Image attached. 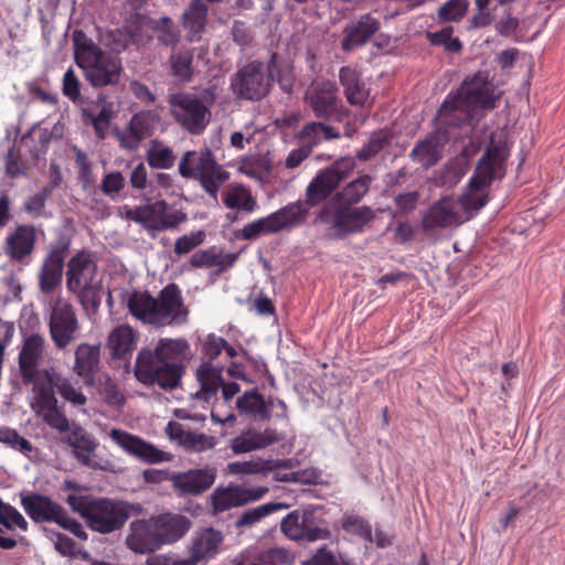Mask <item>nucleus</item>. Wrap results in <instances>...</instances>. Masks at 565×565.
<instances>
[{
    "label": "nucleus",
    "instance_id": "nucleus-1",
    "mask_svg": "<svg viewBox=\"0 0 565 565\" xmlns=\"http://www.w3.org/2000/svg\"><path fill=\"white\" fill-rule=\"evenodd\" d=\"M189 352L185 339L162 338L153 350L142 349L138 353L135 376L143 385L172 391L181 384Z\"/></svg>",
    "mask_w": 565,
    "mask_h": 565
},
{
    "label": "nucleus",
    "instance_id": "nucleus-2",
    "mask_svg": "<svg viewBox=\"0 0 565 565\" xmlns=\"http://www.w3.org/2000/svg\"><path fill=\"white\" fill-rule=\"evenodd\" d=\"M126 302L132 317L156 328L179 326L188 320L189 310L180 287L174 282L164 286L157 298L148 291L134 290Z\"/></svg>",
    "mask_w": 565,
    "mask_h": 565
},
{
    "label": "nucleus",
    "instance_id": "nucleus-3",
    "mask_svg": "<svg viewBox=\"0 0 565 565\" xmlns=\"http://www.w3.org/2000/svg\"><path fill=\"white\" fill-rule=\"evenodd\" d=\"M66 503L86 521L92 531L100 534L121 530L132 514L141 512L139 504L88 494H68Z\"/></svg>",
    "mask_w": 565,
    "mask_h": 565
},
{
    "label": "nucleus",
    "instance_id": "nucleus-4",
    "mask_svg": "<svg viewBox=\"0 0 565 565\" xmlns=\"http://www.w3.org/2000/svg\"><path fill=\"white\" fill-rule=\"evenodd\" d=\"M508 148L505 143H491L482 154L470 178L465 192L459 199L462 215L470 218L471 212L481 210L489 201V188L494 180L505 175Z\"/></svg>",
    "mask_w": 565,
    "mask_h": 565
},
{
    "label": "nucleus",
    "instance_id": "nucleus-5",
    "mask_svg": "<svg viewBox=\"0 0 565 565\" xmlns=\"http://www.w3.org/2000/svg\"><path fill=\"white\" fill-rule=\"evenodd\" d=\"M76 64L84 70L86 81L96 88L117 85L122 72L121 60L103 51L82 30L72 34Z\"/></svg>",
    "mask_w": 565,
    "mask_h": 565
},
{
    "label": "nucleus",
    "instance_id": "nucleus-6",
    "mask_svg": "<svg viewBox=\"0 0 565 565\" xmlns=\"http://www.w3.org/2000/svg\"><path fill=\"white\" fill-rule=\"evenodd\" d=\"M216 93L212 87L199 93L180 92L169 96L170 113L175 122L190 135L203 134L211 121Z\"/></svg>",
    "mask_w": 565,
    "mask_h": 565
},
{
    "label": "nucleus",
    "instance_id": "nucleus-7",
    "mask_svg": "<svg viewBox=\"0 0 565 565\" xmlns=\"http://www.w3.org/2000/svg\"><path fill=\"white\" fill-rule=\"evenodd\" d=\"M66 287L75 294L86 310L100 306L102 284L97 280V265L88 252L81 250L67 263Z\"/></svg>",
    "mask_w": 565,
    "mask_h": 565
},
{
    "label": "nucleus",
    "instance_id": "nucleus-8",
    "mask_svg": "<svg viewBox=\"0 0 565 565\" xmlns=\"http://www.w3.org/2000/svg\"><path fill=\"white\" fill-rule=\"evenodd\" d=\"M179 173L185 179L199 180L207 194L216 199L221 185L230 173L217 163L209 148L186 151L179 162Z\"/></svg>",
    "mask_w": 565,
    "mask_h": 565
},
{
    "label": "nucleus",
    "instance_id": "nucleus-9",
    "mask_svg": "<svg viewBox=\"0 0 565 565\" xmlns=\"http://www.w3.org/2000/svg\"><path fill=\"white\" fill-rule=\"evenodd\" d=\"M275 57L268 64L252 61L239 67L231 77L230 88L238 99L260 100L270 90L275 77Z\"/></svg>",
    "mask_w": 565,
    "mask_h": 565
},
{
    "label": "nucleus",
    "instance_id": "nucleus-10",
    "mask_svg": "<svg viewBox=\"0 0 565 565\" xmlns=\"http://www.w3.org/2000/svg\"><path fill=\"white\" fill-rule=\"evenodd\" d=\"M317 218L334 230V237L342 239L351 234L363 233L366 226L375 218L371 206H351L333 203L324 205Z\"/></svg>",
    "mask_w": 565,
    "mask_h": 565
},
{
    "label": "nucleus",
    "instance_id": "nucleus-11",
    "mask_svg": "<svg viewBox=\"0 0 565 565\" xmlns=\"http://www.w3.org/2000/svg\"><path fill=\"white\" fill-rule=\"evenodd\" d=\"M309 214V206L301 201L292 202L278 211L247 223L239 232L243 239H255L260 235L278 233L303 224Z\"/></svg>",
    "mask_w": 565,
    "mask_h": 565
},
{
    "label": "nucleus",
    "instance_id": "nucleus-12",
    "mask_svg": "<svg viewBox=\"0 0 565 565\" xmlns=\"http://www.w3.org/2000/svg\"><path fill=\"white\" fill-rule=\"evenodd\" d=\"M120 215L126 221L142 225L147 231L158 232L177 228L186 220V215L181 211L170 212L164 200L135 207L125 205Z\"/></svg>",
    "mask_w": 565,
    "mask_h": 565
},
{
    "label": "nucleus",
    "instance_id": "nucleus-13",
    "mask_svg": "<svg viewBox=\"0 0 565 565\" xmlns=\"http://www.w3.org/2000/svg\"><path fill=\"white\" fill-rule=\"evenodd\" d=\"M354 168L355 162L352 158H341L331 167L319 171L306 189V205L312 207L323 202L349 178Z\"/></svg>",
    "mask_w": 565,
    "mask_h": 565
},
{
    "label": "nucleus",
    "instance_id": "nucleus-14",
    "mask_svg": "<svg viewBox=\"0 0 565 565\" xmlns=\"http://www.w3.org/2000/svg\"><path fill=\"white\" fill-rule=\"evenodd\" d=\"M50 337L57 350H65L79 335L81 324L71 302L56 300L49 318Z\"/></svg>",
    "mask_w": 565,
    "mask_h": 565
},
{
    "label": "nucleus",
    "instance_id": "nucleus-15",
    "mask_svg": "<svg viewBox=\"0 0 565 565\" xmlns=\"http://www.w3.org/2000/svg\"><path fill=\"white\" fill-rule=\"evenodd\" d=\"M280 526L287 537L297 542H316L331 536L330 531L320 525L311 511L295 510L284 518Z\"/></svg>",
    "mask_w": 565,
    "mask_h": 565
},
{
    "label": "nucleus",
    "instance_id": "nucleus-16",
    "mask_svg": "<svg viewBox=\"0 0 565 565\" xmlns=\"http://www.w3.org/2000/svg\"><path fill=\"white\" fill-rule=\"evenodd\" d=\"M471 108L493 109L499 95L488 72L479 71L463 81L456 93Z\"/></svg>",
    "mask_w": 565,
    "mask_h": 565
},
{
    "label": "nucleus",
    "instance_id": "nucleus-17",
    "mask_svg": "<svg viewBox=\"0 0 565 565\" xmlns=\"http://www.w3.org/2000/svg\"><path fill=\"white\" fill-rule=\"evenodd\" d=\"M109 436L125 452L141 462L156 465L170 461L173 458L170 452L163 451L142 438L125 430L111 429Z\"/></svg>",
    "mask_w": 565,
    "mask_h": 565
},
{
    "label": "nucleus",
    "instance_id": "nucleus-18",
    "mask_svg": "<svg viewBox=\"0 0 565 565\" xmlns=\"http://www.w3.org/2000/svg\"><path fill=\"white\" fill-rule=\"evenodd\" d=\"M467 221L462 215V204L454 196H444L429 206L422 218L425 232L459 225Z\"/></svg>",
    "mask_w": 565,
    "mask_h": 565
},
{
    "label": "nucleus",
    "instance_id": "nucleus-19",
    "mask_svg": "<svg viewBox=\"0 0 565 565\" xmlns=\"http://www.w3.org/2000/svg\"><path fill=\"white\" fill-rule=\"evenodd\" d=\"M68 248L70 242L64 238L49 246L39 273V285L42 292L51 294L61 284Z\"/></svg>",
    "mask_w": 565,
    "mask_h": 565
},
{
    "label": "nucleus",
    "instance_id": "nucleus-20",
    "mask_svg": "<svg viewBox=\"0 0 565 565\" xmlns=\"http://www.w3.org/2000/svg\"><path fill=\"white\" fill-rule=\"evenodd\" d=\"M38 241L36 228L32 224H19L8 233L3 252L13 263L28 265L35 250Z\"/></svg>",
    "mask_w": 565,
    "mask_h": 565
},
{
    "label": "nucleus",
    "instance_id": "nucleus-21",
    "mask_svg": "<svg viewBox=\"0 0 565 565\" xmlns=\"http://www.w3.org/2000/svg\"><path fill=\"white\" fill-rule=\"evenodd\" d=\"M268 492L267 487L247 488L242 486L217 488L211 494L213 514L225 512L262 499Z\"/></svg>",
    "mask_w": 565,
    "mask_h": 565
},
{
    "label": "nucleus",
    "instance_id": "nucleus-22",
    "mask_svg": "<svg viewBox=\"0 0 565 565\" xmlns=\"http://www.w3.org/2000/svg\"><path fill=\"white\" fill-rule=\"evenodd\" d=\"M21 505L28 516L34 523H55L57 524L65 508L54 501L51 497L31 492L21 494Z\"/></svg>",
    "mask_w": 565,
    "mask_h": 565
},
{
    "label": "nucleus",
    "instance_id": "nucleus-23",
    "mask_svg": "<svg viewBox=\"0 0 565 565\" xmlns=\"http://www.w3.org/2000/svg\"><path fill=\"white\" fill-rule=\"evenodd\" d=\"M381 22L371 13L360 15L358 19L351 20L343 30V39L341 41V50L351 52L358 47L365 45L372 36L379 32Z\"/></svg>",
    "mask_w": 565,
    "mask_h": 565
},
{
    "label": "nucleus",
    "instance_id": "nucleus-24",
    "mask_svg": "<svg viewBox=\"0 0 565 565\" xmlns=\"http://www.w3.org/2000/svg\"><path fill=\"white\" fill-rule=\"evenodd\" d=\"M216 478L213 469H191L173 473L170 478L179 497L199 495L210 489Z\"/></svg>",
    "mask_w": 565,
    "mask_h": 565
},
{
    "label": "nucleus",
    "instance_id": "nucleus-25",
    "mask_svg": "<svg viewBox=\"0 0 565 565\" xmlns=\"http://www.w3.org/2000/svg\"><path fill=\"white\" fill-rule=\"evenodd\" d=\"M161 547L181 540L191 529V520L179 513L166 512L150 516Z\"/></svg>",
    "mask_w": 565,
    "mask_h": 565
},
{
    "label": "nucleus",
    "instance_id": "nucleus-26",
    "mask_svg": "<svg viewBox=\"0 0 565 565\" xmlns=\"http://www.w3.org/2000/svg\"><path fill=\"white\" fill-rule=\"evenodd\" d=\"M448 135L440 128L416 142L412 149L411 159L422 168L429 169L438 163L443 157L444 147L448 142Z\"/></svg>",
    "mask_w": 565,
    "mask_h": 565
},
{
    "label": "nucleus",
    "instance_id": "nucleus-27",
    "mask_svg": "<svg viewBox=\"0 0 565 565\" xmlns=\"http://www.w3.org/2000/svg\"><path fill=\"white\" fill-rule=\"evenodd\" d=\"M126 545L137 554H149L161 548L151 518L130 523Z\"/></svg>",
    "mask_w": 565,
    "mask_h": 565
},
{
    "label": "nucleus",
    "instance_id": "nucleus-28",
    "mask_svg": "<svg viewBox=\"0 0 565 565\" xmlns=\"http://www.w3.org/2000/svg\"><path fill=\"white\" fill-rule=\"evenodd\" d=\"M471 109L457 94L454 96L448 95L438 109L436 117L437 128L447 131L448 128L471 122L473 119ZM446 134L448 135V132Z\"/></svg>",
    "mask_w": 565,
    "mask_h": 565
},
{
    "label": "nucleus",
    "instance_id": "nucleus-29",
    "mask_svg": "<svg viewBox=\"0 0 565 565\" xmlns=\"http://www.w3.org/2000/svg\"><path fill=\"white\" fill-rule=\"evenodd\" d=\"M279 433L270 427H266L263 431L256 429H247L234 437L230 441L232 451L236 455L250 452L254 450L265 449L281 440Z\"/></svg>",
    "mask_w": 565,
    "mask_h": 565
},
{
    "label": "nucleus",
    "instance_id": "nucleus-30",
    "mask_svg": "<svg viewBox=\"0 0 565 565\" xmlns=\"http://www.w3.org/2000/svg\"><path fill=\"white\" fill-rule=\"evenodd\" d=\"M45 349V339L41 334L28 337L19 352L18 363L23 381H32L39 369L40 361L43 358Z\"/></svg>",
    "mask_w": 565,
    "mask_h": 565
},
{
    "label": "nucleus",
    "instance_id": "nucleus-31",
    "mask_svg": "<svg viewBox=\"0 0 565 565\" xmlns=\"http://www.w3.org/2000/svg\"><path fill=\"white\" fill-rule=\"evenodd\" d=\"M307 100L316 117L328 119L337 111L338 88L331 82L312 86L307 93Z\"/></svg>",
    "mask_w": 565,
    "mask_h": 565
},
{
    "label": "nucleus",
    "instance_id": "nucleus-32",
    "mask_svg": "<svg viewBox=\"0 0 565 565\" xmlns=\"http://www.w3.org/2000/svg\"><path fill=\"white\" fill-rule=\"evenodd\" d=\"M222 542L223 534L221 531L212 527L196 531L192 537L190 556L196 563L206 562L217 555Z\"/></svg>",
    "mask_w": 565,
    "mask_h": 565
},
{
    "label": "nucleus",
    "instance_id": "nucleus-33",
    "mask_svg": "<svg viewBox=\"0 0 565 565\" xmlns=\"http://www.w3.org/2000/svg\"><path fill=\"white\" fill-rule=\"evenodd\" d=\"M73 372L85 383H90L98 371L100 362V345L81 343L74 352Z\"/></svg>",
    "mask_w": 565,
    "mask_h": 565
},
{
    "label": "nucleus",
    "instance_id": "nucleus-34",
    "mask_svg": "<svg viewBox=\"0 0 565 565\" xmlns=\"http://www.w3.org/2000/svg\"><path fill=\"white\" fill-rule=\"evenodd\" d=\"M236 409L239 415L253 420L269 422L271 418V405L257 390L245 391L236 399Z\"/></svg>",
    "mask_w": 565,
    "mask_h": 565
},
{
    "label": "nucleus",
    "instance_id": "nucleus-35",
    "mask_svg": "<svg viewBox=\"0 0 565 565\" xmlns=\"http://www.w3.org/2000/svg\"><path fill=\"white\" fill-rule=\"evenodd\" d=\"M58 374L50 370H42L36 373L32 381H23L26 384L33 385L34 398L40 409L47 406H54L57 403L55 396V388L57 383Z\"/></svg>",
    "mask_w": 565,
    "mask_h": 565
},
{
    "label": "nucleus",
    "instance_id": "nucleus-36",
    "mask_svg": "<svg viewBox=\"0 0 565 565\" xmlns=\"http://www.w3.org/2000/svg\"><path fill=\"white\" fill-rule=\"evenodd\" d=\"M209 8L204 0H191L182 14L183 28L188 31L190 41L201 39L207 22Z\"/></svg>",
    "mask_w": 565,
    "mask_h": 565
},
{
    "label": "nucleus",
    "instance_id": "nucleus-37",
    "mask_svg": "<svg viewBox=\"0 0 565 565\" xmlns=\"http://www.w3.org/2000/svg\"><path fill=\"white\" fill-rule=\"evenodd\" d=\"M339 77L347 100L351 105L363 106L369 98V90L365 88L359 73L349 66H343L340 70Z\"/></svg>",
    "mask_w": 565,
    "mask_h": 565
},
{
    "label": "nucleus",
    "instance_id": "nucleus-38",
    "mask_svg": "<svg viewBox=\"0 0 565 565\" xmlns=\"http://www.w3.org/2000/svg\"><path fill=\"white\" fill-rule=\"evenodd\" d=\"M137 344L136 331L128 324L116 327L108 335L107 347L115 359H124Z\"/></svg>",
    "mask_w": 565,
    "mask_h": 565
},
{
    "label": "nucleus",
    "instance_id": "nucleus-39",
    "mask_svg": "<svg viewBox=\"0 0 565 565\" xmlns=\"http://www.w3.org/2000/svg\"><path fill=\"white\" fill-rule=\"evenodd\" d=\"M236 260V256L218 252L216 247H210L194 253L189 260L193 268H211L217 267L220 271L231 268Z\"/></svg>",
    "mask_w": 565,
    "mask_h": 565
},
{
    "label": "nucleus",
    "instance_id": "nucleus-40",
    "mask_svg": "<svg viewBox=\"0 0 565 565\" xmlns=\"http://www.w3.org/2000/svg\"><path fill=\"white\" fill-rule=\"evenodd\" d=\"M223 203L227 209L252 213L257 207L256 199L243 184H232L223 192Z\"/></svg>",
    "mask_w": 565,
    "mask_h": 565
},
{
    "label": "nucleus",
    "instance_id": "nucleus-41",
    "mask_svg": "<svg viewBox=\"0 0 565 565\" xmlns=\"http://www.w3.org/2000/svg\"><path fill=\"white\" fill-rule=\"evenodd\" d=\"M196 379L200 383V390L196 396L205 402L214 397L222 385V371L212 366L210 363H203L196 371Z\"/></svg>",
    "mask_w": 565,
    "mask_h": 565
},
{
    "label": "nucleus",
    "instance_id": "nucleus-42",
    "mask_svg": "<svg viewBox=\"0 0 565 565\" xmlns=\"http://www.w3.org/2000/svg\"><path fill=\"white\" fill-rule=\"evenodd\" d=\"M170 73L183 83L192 79L193 68V51L188 47H179L172 51L169 56Z\"/></svg>",
    "mask_w": 565,
    "mask_h": 565
},
{
    "label": "nucleus",
    "instance_id": "nucleus-43",
    "mask_svg": "<svg viewBox=\"0 0 565 565\" xmlns=\"http://www.w3.org/2000/svg\"><path fill=\"white\" fill-rule=\"evenodd\" d=\"M68 445L73 448L74 457L86 467L92 466L90 455L96 448V443L82 428L75 427L71 436L67 438Z\"/></svg>",
    "mask_w": 565,
    "mask_h": 565
},
{
    "label": "nucleus",
    "instance_id": "nucleus-44",
    "mask_svg": "<svg viewBox=\"0 0 565 565\" xmlns=\"http://www.w3.org/2000/svg\"><path fill=\"white\" fill-rule=\"evenodd\" d=\"M371 182L372 178L369 174L351 181L337 194L333 203L354 206L367 193Z\"/></svg>",
    "mask_w": 565,
    "mask_h": 565
},
{
    "label": "nucleus",
    "instance_id": "nucleus-45",
    "mask_svg": "<svg viewBox=\"0 0 565 565\" xmlns=\"http://www.w3.org/2000/svg\"><path fill=\"white\" fill-rule=\"evenodd\" d=\"M146 160L151 168L166 170L174 166L175 156L171 148L159 140H152L146 152Z\"/></svg>",
    "mask_w": 565,
    "mask_h": 565
},
{
    "label": "nucleus",
    "instance_id": "nucleus-46",
    "mask_svg": "<svg viewBox=\"0 0 565 565\" xmlns=\"http://www.w3.org/2000/svg\"><path fill=\"white\" fill-rule=\"evenodd\" d=\"M286 508L287 505L284 503L268 502L256 508L248 509L241 514L236 521V526H250L258 523L265 516Z\"/></svg>",
    "mask_w": 565,
    "mask_h": 565
},
{
    "label": "nucleus",
    "instance_id": "nucleus-47",
    "mask_svg": "<svg viewBox=\"0 0 565 565\" xmlns=\"http://www.w3.org/2000/svg\"><path fill=\"white\" fill-rule=\"evenodd\" d=\"M158 41L164 46H174L180 40V31L169 17H162L153 26Z\"/></svg>",
    "mask_w": 565,
    "mask_h": 565
},
{
    "label": "nucleus",
    "instance_id": "nucleus-48",
    "mask_svg": "<svg viewBox=\"0 0 565 565\" xmlns=\"http://www.w3.org/2000/svg\"><path fill=\"white\" fill-rule=\"evenodd\" d=\"M0 443L26 457H30V454L34 450L33 445L26 438L9 427H0Z\"/></svg>",
    "mask_w": 565,
    "mask_h": 565
},
{
    "label": "nucleus",
    "instance_id": "nucleus-49",
    "mask_svg": "<svg viewBox=\"0 0 565 565\" xmlns=\"http://www.w3.org/2000/svg\"><path fill=\"white\" fill-rule=\"evenodd\" d=\"M454 28L446 26L436 32H427V39L431 45L444 46L445 51L458 53L462 49V44L458 38L452 36Z\"/></svg>",
    "mask_w": 565,
    "mask_h": 565
},
{
    "label": "nucleus",
    "instance_id": "nucleus-50",
    "mask_svg": "<svg viewBox=\"0 0 565 565\" xmlns=\"http://www.w3.org/2000/svg\"><path fill=\"white\" fill-rule=\"evenodd\" d=\"M281 461H235L228 465V469L234 475H254L266 473L274 468L281 467Z\"/></svg>",
    "mask_w": 565,
    "mask_h": 565
},
{
    "label": "nucleus",
    "instance_id": "nucleus-51",
    "mask_svg": "<svg viewBox=\"0 0 565 565\" xmlns=\"http://www.w3.org/2000/svg\"><path fill=\"white\" fill-rule=\"evenodd\" d=\"M0 523L8 530H13L14 527H18L21 531L26 532L29 529V524L24 516L14 507L3 502L1 499Z\"/></svg>",
    "mask_w": 565,
    "mask_h": 565
},
{
    "label": "nucleus",
    "instance_id": "nucleus-52",
    "mask_svg": "<svg viewBox=\"0 0 565 565\" xmlns=\"http://www.w3.org/2000/svg\"><path fill=\"white\" fill-rule=\"evenodd\" d=\"M341 526L347 533L356 535L364 541L372 542L371 525L362 516L355 514L345 515L342 519Z\"/></svg>",
    "mask_w": 565,
    "mask_h": 565
},
{
    "label": "nucleus",
    "instance_id": "nucleus-53",
    "mask_svg": "<svg viewBox=\"0 0 565 565\" xmlns=\"http://www.w3.org/2000/svg\"><path fill=\"white\" fill-rule=\"evenodd\" d=\"M56 391L66 402L71 403L73 406H84L87 402V398L81 388L66 377H57Z\"/></svg>",
    "mask_w": 565,
    "mask_h": 565
},
{
    "label": "nucleus",
    "instance_id": "nucleus-54",
    "mask_svg": "<svg viewBox=\"0 0 565 565\" xmlns=\"http://www.w3.org/2000/svg\"><path fill=\"white\" fill-rule=\"evenodd\" d=\"M301 135L303 138L310 139L312 143H318L320 141V135H322L326 140L340 138L339 131H337L332 126L323 122H310L305 125L301 130Z\"/></svg>",
    "mask_w": 565,
    "mask_h": 565
},
{
    "label": "nucleus",
    "instance_id": "nucleus-55",
    "mask_svg": "<svg viewBox=\"0 0 565 565\" xmlns=\"http://www.w3.org/2000/svg\"><path fill=\"white\" fill-rule=\"evenodd\" d=\"M390 138L387 134L379 131L373 134L369 141L356 153V158L361 161H367L382 151L388 145Z\"/></svg>",
    "mask_w": 565,
    "mask_h": 565
},
{
    "label": "nucleus",
    "instance_id": "nucleus-56",
    "mask_svg": "<svg viewBox=\"0 0 565 565\" xmlns=\"http://www.w3.org/2000/svg\"><path fill=\"white\" fill-rule=\"evenodd\" d=\"M469 8L468 0H448L438 10V18L441 21L457 22L461 20L467 13Z\"/></svg>",
    "mask_w": 565,
    "mask_h": 565
},
{
    "label": "nucleus",
    "instance_id": "nucleus-57",
    "mask_svg": "<svg viewBox=\"0 0 565 565\" xmlns=\"http://www.w3.org/2000/svg\"><path fill=\"white\" fill-rule=\"evenodd\" d=\"M151 124L152 118L149 113L141 111L135 114L129 121V135L135 139L136 142H139L150 135Z\"/></svg>",
    "mask_w": 565,
    "mask_h": 565
},
{
    "label": "nucleus",
    "instance_id": "nucleus-58",
    "mask_svg": "<svg viewBox=\"0 0 565 565\" xmlns=\"http://www.w3.org/2000/svg\"><path fill=\"white\" fill-rule=\"evenodd\" d=\"M181 446L191 452H202L212 449L215 446V439L213 436H209L203 433L188 430Z\"/></svg>",
    "mask_w": 565,
    "mask_h": 565
},
{
    "label": "nucleus",
    "instance_id": "nucleus-59",
    "mask_svg": "<svg viewBox=\"0 0 565 565\" xmlns=\"http://www.w3.org/2000/svg\"><path fill=\"white\" fill-rule=\"evenodd\" d=\"M205 237L204 231L191 232L190 234L180 236L175 239L173 252L177 256L189 254L203 244Z\"/></svg>",
    "mask_w": 565,
    "mask_h": 565
},
{
    "label": "nucleus",
    "instance_id": "nucleus-60",
    "mask_svg": "<svg viewBox=\"0 0 565 565\" xmlns=\"http://www.w3.org/2000/svg\"><path fill=\"white\" fill-rule=\"evenodd\" d=\"M83 114L85 118L92 122L96 137L98 139H104L110 124L111 110L103 107L97 115L88 111L87 109H84Z\"/></svg>",
    "mask_w": 565,
    "mask_h": 565
},
{
    "label": "nucleus",
    "instance_id": "nucleus-61",
    "mask_svg": "<svg viewBox=\"0 0 565 565\" xmlns=\"http://www.w3.org/2000/svg\"><path fill=\"white\" fill-rule=\"evenodd\" d=\"M99 394L104 401L111 407L120 408L126 399L119 386L110 379L99 385Z\"/></svg>",
    "mask_w": 565,
    "mask_h": 565
},
{
    "label": "nucleus",
    "instance_id": "nucleus-62",
    "mask_svg": "<svg viewBox=\"0 0 565 565\" xmlns=\"http://www.w3.org/2000/svg\"><path fill=\"white\" fill-rule=\"evenodd\" d=\"M51 189L44 188L40 192L31 195L23 204V211L32 218H39L43 215Z\"/></svg>",
    "mask_w": 565,
    "mask_h": 565
},
{
    "label": "nucleus",
    "instance_id": "nucleus-63",
    "mask_svg": "<svg viewBox=\"0 0 565 565\" xmlns=\"http://www.w3.org/2000/svg\"><path fill=\"white\" fill-rule=\"evenodd\" d=\"M41 411L45 412L43 420L52 428L60 433H65L70 429V422L63 411L58 407L57 403L54 406H47Z\"/></svg>",
    "mask_w": 565,
    "mask_h": 565
},
{
    "label": "nucleus",
    "instance_id": "nucleus-64",
    "mask_svg": "<svg viewBox=\"0 0 565 565\" xmlns=\"http://www.w3.org/2000/svg\"><path fill=\"white\" fill-rule=\"evenodd\" d=\"M62 92L73 103L81 100V82L73 68H68L63 76Z\"/></svg>",
    "mask_w": 565,
    "mask_h": 565
}]
</instances>
